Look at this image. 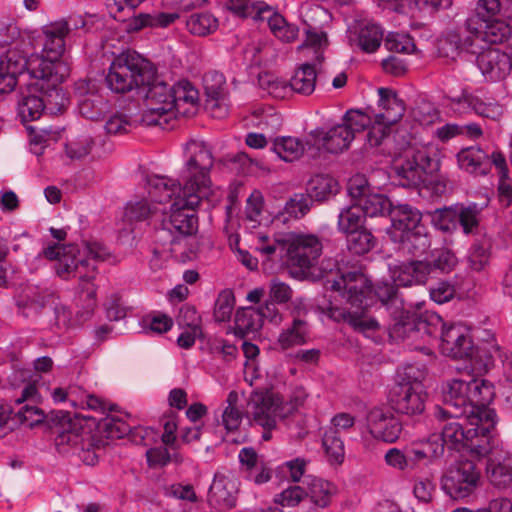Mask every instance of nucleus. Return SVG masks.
<instances>
[{
    "mask_svg": "<svg viewBox=\"0 0 512 512\" xmlns=\"http://www.w3.org/2000/svg\"><path fill=\"white\" fill-rule=\"evenodd\" d=\"M326 289L330 293L329 301L320 308L330 319L347 323L364 334L378 329V321L367 311L372 286L365 274L350 271L336 279H327Z\"/></svg>",
    "mask_w": 512,
    "mask_h": 512,
    "instance_id": "nucleus-1",
    "label": "nucleus"
},
{
    "mask_svg": "<svg viewBox=\"0 0 512 512\" xmlns=\"http://www.w3.org/2000/svg\"><path fill=\"white\" fill-rule=\"evenodd\" d=\"M42 255L55 261V272L60 278L79 279V298L83 302L84 314L90 315L96 307V262L108 258L107 248L98 242L54 244L46 247Z\"/></svg>",
    "mask_w": 512,
    "mask_h": 512,
    "instance_id": "nucleus-2",
    "label": "nucleus"
},
{
    "mask_svg": "<svg viewBox=\"0 0 512 512\" xmlns=\"http://www.w3.org/2000/svg\"><path fill=\"white\" fill-rule=\"evenodd\" d=\"M493 397L494 389L489 381L470 375L455 378L443 388L445 408L438 407L436 416L439 419L464 417L469 424L483 419L487 430L493 425L494 410L488 407Z\"/></svg>",
    "mask_w": 512,
    "mask_h": 512,
    "instance_id": "nucleus-3",
    "label": "nucleus"
},
{
    "mask_svg": "<svg viewBox=\"0 0 512 512\" xmlns=\"http://www.w3.org/2000/svg\"><path fill=\"white\" fill-rule=\"evenodd\" d=\"M149 194L153 201L160 204L169 203V209L163 208V231L178 232L191 235L197 229V218L194 210L204 201H213L211 195L190 190L189 186H181L175 180L153 175L148 177Z\"/></svg>",
    "mask_w": 512,
    "mask_h": 512,
    "instance_id": "nucleus-4",
    "label": "nucleus"
},
{
    "mask_svg": "<svg viewBox=\"0 0 512 512\" xmlns=\"http://www.w3.org/2000/svg\"><path fill=\"white\" fill-rule=\"evenodd\" d=\"M251 233L257 251L268 258L278 252L283 262L295 274H304L322 253V243L313 234L290 232L277 238H270L261 231Z\"/></svg>",
    "mask_w": 512,
    "mask_h": 512,
    "instance_id": "nucleus-5",
    "label": "nucleus"
},
{
    "mask_svg": "<svg viewBox=\"0 0 512 512\" xmlns=\"http://www.w3.org/2000/svg\"><path fill=\"white\" fill-rule=\"evenodd\" d=\"M27 71L35 81L50 82L57 86L69 75L66 63L49 62L43 56L24 57L16 50L0 55V94L13 91L17 76Z\"/></svg>",
    "mask_w": 512,
    "mask_h": 512,
    "instance_id": "nucleus-6",
    "label": "nucleus"
},
{
    "mask_svg": "<svg viewBox=\"0 0 512 512\" xmlns=\"http://www.w3.org/2000/svg\"><path fill=\"white\" fill-rule=\"evenodd\" d=\"M428 324L441 326V352L454 359H472L476 353L470 329L461 324L447 325L437 314H432L428 319H420L416 325L412 323L397 324L392 330L393 337L415 338L420 331L431 333Z\"/></svg>",
    "mask_w": 512,
    "mask_h": 512,
    "instance_id": "nucleus-7",
    "label": "nucleus"
},
{
    "mask_svg": "<svg viewBox=\"0 0 512 512\" xmlns=\"http://www.w3.org/2000/svg\"><path fill=\"white\" fill-rule=\"evenodd\" d=\"M153 78V66L134 51L123 52L110 65L106 75L107 87L119 94L144 87Z\"/></svg>",
    "mask_w": 512,
    "mask_h": 512,
    "instance_id": "nucleus-8",
    "label": "nucleus"
},
{
    "mask_svg": "<svg viewBox=\"0 0 512 512\" xmlns=\"http://www.w3.org/2000/svg\"><path fill=\"white\" fill-rule=\"evenodd\" d=\"M55 444L60 453L72 450L86 465L93 466L98 462L105 442L84 428L79 419H70L59 427Z\"/></svg>",
    "mask_w": 512,
    "mask_h": 512,
    "instance_id": "nucleus-9",
    "label": "nucleus"
},
{
    "mask_svg": "<svg viewBox=\"0 0 512 512\" xmlns=\"http://www.w3.org/2000/svg\"><path fill=\"white\" fill-rule=\"evenodd\" d=\"M185 164L181 179L190 190L213 196L210 171L214 164L211 149L205 142L191 139L184 145Z\"/></svg>",
    "mask_w": 512,
    "mask_h": 512,
    "instance_id": "nucleus-10",
    "label": "nucleus"
},
{
    "mask_svg": "<svg viewBox=\"0 0 512 512\" xmlns=\"http://www.w3.org/2000/svg\"><path fill=\"white\" fill-rule=\"evenodd\" d=\"M405 161L395 166L404 186H418L440 168L441 151L433 143L415 144L405 152Z\"/></svg>",
    "mask_w": 512,
    "mask_h": 512,
    "instance_id": "nucleus-11",
    "label": "nucleus"
},
{
    "mask_svg": "<svg viewBox=\"0 0 512 512\" xmlns=\"http://www.w3.org/2000/svg\"><path fill=\"white\" fill-rule=\"evenodd\" d=\"M67 103L62 90L51 86L50 82L35 81L29 84L26 92H22L17 110L23 122L34 121L40 118L47 107L51 112L61 111Z\"/></svg>",
    "mask_w": 512,
    "mask_h": 512,
    "instance_id": "nucleus-12",
    "label": "nucleus"
},
{
    "mask_svg": "<svg viewBox=\"0 0 512 512\" xmlns=\"http://www.w3.org/2000/svg\"><path fill=\"white\" fill-rule=\"evenodd\" d=\"M422 378L423 372L413 367L406 368L402 381L394 387L390 397L396 412L413 416L424 411L427 393Z\"/></svg>",
    "mask_w": 512,
    "mask_h": 512,
    "instance_id": "nucleus-13",
    "label": "nucleus"
},
{
    "mask_svg": "<svg viewBox=\"0 0 512 512\" xmlns=\"http://www.w3.org/2000/svg\"><path fill=\"white\" fill-rule=\"evenodd\" d=\"M141 89L144 90L146 101V109L143 111L141 122L146 126L164 127L172 119L171 97L173 95L171 88L156 77L153 68V78Z\"/></svg>",
    "mask_w": 512,
    "mask_h": 512,
    "instance_id": "nucleus-14",
    "label": "nucleus"
},
{
    "mask_svg": "<svg viewBox=\"0 0 512 512\" xmlns=\"http://www.w3.org/2000/svg\"><path fill=\"white\" fill-rule=\"evenodd\" d=\"M371 122V116L360 110L347 111L339 123L322 134L324 149L333 154L347 150L357 133L363 132Z\"/></svg>",
    "mask_w": 512,
    "mask_h": 512,
    "instance_id": "nucleus-15",
    "label": "nucleus"
},
{
    "mask_svg": "<svg viewBox=\"0 0 512 512\" xmlns=\"http://www.w3.org/2000/svg\"><path fill=\"white\" fill-rule=\"evenodd\" d=\"M301 17L306 38L299 49L307 53L312 51L316 60L322 62L324 49L328 46L327 28L331 15L323 7L312 5L302 11Z\"/></svg>",
    "mask_w": 512,
    "mask_h": 512,
    "instance_id": "nucleus-16",
    "label": "nucleus"
},
{
    "mask_svg": "<svg viewBox=\"0 0 512 512\" xmlns=\"http://www.w3.org/2000/svg\"><path fill=\"white\" fill-rule=\"evenodd\" d=\"M480 471L472 461L465 460L452 465L442 477V489L455 500L472 495L480 483Z\"/></svg>",
    "mask_w": 512,
    "mask_h": 512,
    "instance_id": "nucleus-17",
    "label": "nucleus"
},
{
    "mask_svg": "<svg viewBox=\"0 0 512 512\" xmlns=\"http://www.w3.org/2000/svg\"><path fill=\"white\" fill-rule=\"evenodd\" d=\"M282 399L273 393L254 392L251 394L247 413L254 424L263 429L272 430L276 427L277 418L280 416Z\"/></svg>",
    "mask_w": 512,
    "mask_h": 512,
    "instance_id": "nucleus-18",
    "label": "nucleus"
},
{
    "mask_svg": "<svg viewBox=\"0 0 512 512\" xmlns=\"http://www.w3.org/2000/svg\"><path fill=\"white\" fill-rule=\"evenodd\" d=\"M366 427L370 435L386 443L395 442L402 431L401 422L384 407H373L366 416Z\"/></svg>",
    "mask_w": 512,
    "mask_h": 512,
    "instance_id": "nucleus-19",
    "label": "nucleus"
},
{
    "mask_svg": "<svg viewBox=\"0 0 512 512\" xmlns=\"http://www.w3.org/2000/svg\"><path fill=\"white\" fill-rule=\"evenodd\" d=\"M390 273L396 286L409 287L425 284L432 274V266L426 260H412L391 267Z\"/></svg>",
    "mask_w": 512,
    "mask_h": 512,
    "instance_id": "nucleus-20",
    "label": "nucleus"
},
{
    "mask_svg": "<svg viewBox=\"0 0 512 512\" xmlns=\"http://www.w3.org/2000/svg\"><path fill=\"white\" fill-rule=\"evenodd\" d=\"M70 32L67 21L60 20L46 25L43 28L44 43L43 57L49 62L64 63L60 57L65 50V38Z\"/></svg>",
    "mask_w": 512,
    "mask_h": 512,
    "instance_id": "nucleus-21",
    "label": "nucleus"
},
{
    "mask_svg": "<svg viewBox=\"0 0 512 512\" xmlns=\"http://www.w3.org/2000/svg\"><path fill=\"white\" fill-rule=\"evenodd\" d=\"M383 29L368 20L357 22L349 30V43L365 53H374L383 41Z\"/></svg>",
    "mask_w": 512,
    "mask_h": 512,
    "instance_id": "nucleus-22",
    "label": "nucleus"
},
{
    "mask_svg": "<svg viewBox=\"0 0 512 512\" xmlns=\"http://www.w3.org/2000/svg\"><path fill=\"white\" fill-rule=\"evenodd\" d=\"M256 14L253 18L267 21L270 31L275 37L284 42L294 41L298 36V28L286 22L284 17L273 11V8L265 2L255 4Z\"/></svg>",
    "mask_w": 512,
    "mask_h": 512,
    "instance_id": "nucleus-23",
    "label": "nucleus"
},
{
    "mask_svg": "<svg viewBox=\"0 0 512 512\" xmlns=\"http://www.w3.org/2000/svg\"><path fill=\"white\" fill-rule=\"evenodd\" d=\"M477 65L490 81L504 79L511 71L510 56L498 49H488L477 57Z\"/></svg>",
    "mask_w": 512,
    "mask_h": 512,
    "instance_id": "nucleus-24",
    "label": "nucleus"
},
{
    "mask_svg": "<svg viewBox=\"0 0 512 512\" xmlns=\"http://www.w3.org/2000/svg\"><path fill=\"white\" fill-rule=\"evenodd\" d=\"M238 485L235 479L216 474L210 486L208 502L218 509H230L236 504Z\"/></svg>",
    "mask_w": 512,
    "mask_h": 512,
    "instance_id": "nucleus-25",
    "label": "nucleus"
},
{
    "mask_svg": "<svg viewBox=\"0 0 512 512\" xmlns=\"http://www.w3.org/2000/svg\"><path fill=\"white\" fill-rule=\"evenodd\" d=\"M39 401L40 394L34 384L26 385L21 392V396L15 399L17 404L27 402L16 414L19 421L27 427L32 428L44 421L43 411L34 405Z\"/></svg>",
    "mask_w": 512,
    "mask_h": 512,
    "instance_id": "nucleus-26",
    "label": "nucleus"
},
{
    "mask_svg": "<svg viewBox=\"0 0 512 512\" xmlns=\"http://www.w3.org/2000/svg\"><path fill=\"white\" fill-rule=\"evenodd\" d=\"M379 112L374 116L377 121L383 122L391 127L403 117L405 113V104L398 98L396 93L387 88H379Z\"/></svg>",
    "mask_w": 512,
    "mask_h": 512,
    "instance_id": "nucleus-27",
    "label": "nucleus"
},
{
    "mask_svg": "<svg viewBox=\"0 0 512 512\" xmlns=\"http://www.w3.org/2000/svg\"><path fill=\"white\" fill-rule=\"evenodd\" d=\"M487 474L493 485L508 487L512 483V454L503 450L493 453L488 459Z\"/></svg>",
    "mask_w": 512,
    "mask_h": 512,
    "instance_id": "nucleus-28",
    "label": "nucleus"
},
{
    "mask_svg": "<svg viewBox=\"0 0 512 512\" xmlns=\"http://www.w3.org/2000/svg\"><path fill=\"white\" fill-rule=\"evenodd\" d=\"M460 169L474 175H487L490 172L491 154H487L479 147L464 148L457 154Z\"/></svg>",
    "mask_w": 512,
    "mask_h": 512,
    "instance_id": "nucleus-29",
    "label": "nucleus"
},
{
    "mask_svg": "<svg viewBox=\"0 0 512 512\" xmlns=\"http://www.w3.org/2000/svg\"><path fill=\"white\" fill-rule=\"evenodd\" d=\"M204 89L208 97V105L211 108H217L220 110L219 114H215L217 117H222L226 114V81L222 73L217 71H211L205 74L203 78Z\"/></svg>",
    "mask_w": 512,
    "mask_h": 512,
    "instance_id": "nucleus-30",
    "label": "nucleus"
},
{
    "mask_svg": "<svg viewBox=\"0 0 512 512\" xmlns=\"http://www.w3.org/2000/svg\"><path fill=\"white\" fill-rule=\"evenodd\" d=\"M451 105L459 113L474 112L487 118H496L501 114V108L498 104L486 103L474 94H463L461 97L451 98Z\"/></svg>",
    "mask_w": 512,
    "mask_h": 512,
    "instance_id": "nucleus-31",
    "label": "nucleus"
},
{
    "mask_svg": "<svg viewBox=\"0 0 512 512\" xmlns=\"http://www.w3.org/2000/svg\"><path fill=\"white\" fill-rule=\"evenodd\" d=\"M173 103L172 118L187 116L194 112L198 101V91L188 82L180 81L171 88Z\"/></svg>",
    "mask_w": 512,
    "mask_h": 512,
    "instance_id": "nucleus-32",
    "label": "nucleus"
},
{
    "mask_svg": "<svg viewBox=\"0 0 512 512\" xmlns=\"http://www.w3.org/2000/svg\"><path fill=\"white\" fill-rule=\"evenodd\" d=\"M390 214L393 236L403 235L413 230L425 228L421 223L420 212L407 204H401L391 208Z\"/></svg>",
    "mask_w": 512,
    "mask_h": 512,
    "instance_id": "nucleus-33",
    "label": "nucleus"
},
{
    "mask_svg": "<svg viewBox=\"0 0 512 512\" xmlns=\"http://www.w3.org/2000/svg\"><path fill=\"white\" fill-rule=\"evenodd\" d=\"M457 418L447 422L442 427L441 437L444 443L451 448H458L459 446L467 447V442L471 441L473 436H477L478 428L469 426L464 418L465 424L460 423Z\"/></svg>",
    "mask_w": 512,
    "mask_h": 512,
    "instance_id": "nucleus-34",
    "label": "nucleus"
},
{
    "mask_svg": "<svg viewBox=\"0 0 512 512\" xmlns=\"http://www.w3.org/2000/svg\"><path fill=\"white\" fill-rule=\"evenodd\" d=\"M497 423L496 413L494 412L493 417V425L489 427L487 430H484V420L477 424H469V426H473V428H478L477 436H473L471 441L467 442V448H469L472 452H474L479 457H484L493 453H499L497 448L495 447L494 439L492 436V431L495 428Z\"/></svg>",
    "mask_w": 512,
    "mask_h": 512,
    "instance_id": "nucleus-35",
    "label": "nucleus"
},
{
    "mask_svg": "<svg viewBox=\"0 0 512 512\" xmlns=\"http://www.w3.org/2000/svg\"><path fill=\"white\" fill-rule=\"evenodd\" d=\"M321 63L316 60V55H314L312 62L302 64L289 82L290 92L294 91L302 95L312 94L316 86L315 66Z\"/></svg>",
    "mask_w": 512,
    "mask_h": 512,
    "instance_id": "nucleus-36",
    "label": "nucleus"
},
{
    "mask_svg": "<svg viewBox=\"0 0 512 512\" xmlns=\"http://www.w3.org/2000/svg\"><path fill=\"white\" fill-rule=\"evenodd\" d=\"M308 334L307 322L302 318L295 317L292 324L280 332L277 343L282 350H287L294 346L305 344Z\"/></svg>",
    "mask_w": 512,
    "mask_h": 512,
    "instance_id": "nucleus-37",
    "label": "nucleus"
},
{
    "mask_svg": "<svg viewBox=\"0 0 512 512\" xmlns=\"http://www.w3.org/2000/svg\"><path fill=\"white\" fill-rule=\"evenodd\" d=\"M307 483V496L311 501L320 508H325L330 504L331 498L335 493V487L330 482L321 478L308 476Z\"/></svg>",
    "mask_w": 512,
    "mask_h": 512,
    "instance_id": "nucleus-38",
    "label": "nucleus"
},
{
    "mask_svg": "<svg viewBox=\"0 0 512 512\" xmlns=\"http://www.w3.org/2000/svg\"><path fill=\"white\" fill-rule=\"evenodd\" d=\"M491 162L499 176L498 192L501 201L509 205L512 201V179L508 175L509 169L506 159L500 151H493L491 153Z\"/></svg>",
    "mask_w": 512,
    "mask_h": 512,
    "instance_id": "nucleus-39",
    "label": "nucleus"
},
{
    "mask_svg": "<svg viewBox=\"0 0 512 512\" xmlns=\"http://www.w3.org/2000/svg\"><path fill=\"white\" fill-rule=\"evenodd\" d=\"M512 33V24L500 20L484 22L476 36L489 44H501L507 41Z\"/></svg>",
    "mask_w": 512,
    "mask_h": 512,
    "instance_id": "nucleus-40",
    "label": "nucleus"
},
{
    "mask_svg": "<svg viewBox=\"0 0 512 512\" xmlns=\"http://www.w3.org/2000/svg\"><path fill=\"white\" fill-rule=\"evenodd\" d=\"M306 189L311 199L322 201L337 193L338 183L329 175L318 174L308 181Z\"/></svg>",
    "mask_w": 512,
    "mask_h": 512,
    "instance_id": "nucleus-41",
    "label": "nucleus"
},
{
    "mask_svg": "<svg viewBox=\"0 0 512 512\" xmlns=\"http://www.w3.org/2000/svg\"><path fill=\"white\" fill-rule=\"evenodd\" d=\"M393 238L401 242L403 249L414 255L425 253L431 245L426 228L413 230L403 235H395Z\"/></svg>",
    "mask_w": 512,
    "mask_h": 512,
    "instance_id": "nucleus-42",
    "label": "nucleus"
},
{
    "mask_svg": "<svg viewBox=\"0 0 512 512\" xmlns=\"http://www.w3.org/2000/svg\"><path fill=\"white\" fill-rule=\"evenodd\" d=\"M358 207H361V212L364 217H375L384 215L386 212L390 213L392 208L390 200L379 193H368L360 198L359 202H354Z\"/></svg>",
    "mask_w": 512,
    "mask_h": 512,
    "instance_id": "nucleus-43",
    "label": "nucleus"
},
{
    "mask_svg": "<svg viewBox=\"0 0 512 512\" xmlns=\"http://www.w3.org/2000/svg\"><path fill=\"white\" fill-rule=\"evenodd\" d=\"M186 27L193 35L206 36L217 30L218 20L208 12L193 13L186 20Z\"/></svg>",
    "mask_w": 512,
    "mask_h": 512,
    "instance_id": "nucleus-44",
    "label": "nucleus"
},
{
    "mask_svg": "<svg viewBox=\"0 0 512 512\" xmlns=\"http://www.w3.org/2000/svg\"><path fill=\"white\" fill-rule=\"evenodd\" d=\"M364 215L355 203L343 208L338 215L337 227L341 233L349 234L363 228Z\"/></svg>",
    "mask_w": 512,
    "mask_h": 512,
    "instance_id": "nucleus-45",
    "label": "nucleus"
},
{
    "mask_svg": "<svg viewBox=\"0 0 512 512\" xmlns=\"http://www.w3.org/2000/svg\"><path fill=\"white\" fill-rule=\"evenodd\" d=\"M273 150L282 160L292 162L302 156L305 145L298 138L288 136L276 139Z\"/></svg>",
    "mask_w": 512,
    "mask_h": 512,
    "instance_id": "nucleus-46",
    "label": "nucleus"
},
{
    "mask_svg": "<svg viewBox=\"0 0 512 512\" xmlns=\"http://www.w3.org/2000/svg\"><path fill=\"white\" fill-rule=\"evenodd\" d=\"M432 225L443 232L450 233L457 229V208L456 206L436 209L429 213Z\"/></svg>",
    "mask_w": 512,
    "mask_h": 512,
    "instance_id": "nucleus-47",
    "label": "nucleus"
},
{
    "mask_svg": "<svg viewBox=\"0 0 512 512\" xmlns=\"http://www.w3.org/2000/svg\"><path fill=\"white\" fill-rule=\"evenodd\" d=\"M263 197L259 191H254L247 199L242 222L246 229H255L261 223Z\"/></svg>",
    "mask_w": 512,
    "mask_h": 512,
    "instance_id": "nucleus-48",
    "label": "nucleus"
},
{
    "mask_svg": "<svg viewBox=\"0 0 512 512\" xmlns=\"http://www.w3.org/2000/svg\"><path fill=\"white\" fill-rule=\"evenodd\" d=\"M155 211L156 207H152L146 199L130 201L125 207L123 221L129 225L146 221Z\"/></svg>",
    "mask_w": 512,
    "mask_h": 512,
    "instance_id": "nucleus-49",
    "label": "nucleus"
},
{
    "mask_svg": "<svg viewBox=\"0 0 512 512\" xmlns=\"http://www.w3.org/2000/svg\"><path fill=\"white\" fill-rule=\"evenodd\" d=\"M86 393L78 385H68L53 389L51 397L56 403H68L71 407L80 408V406H83V399Z\"/></svg>",
    "mask_w": 512,
    "mask_h": 512,
    "instance_id": "nucleus-50",
    "label": "nucleus"
},
{
    "mask_svg": "<svg viewBox=\"0 0 512 512\" xmlns=\"http://www.w3.org/2000/svg\"><path fill=\"white\" fill-rule=\"evenodd\" d=\"M457 221L465 234H472L478 228L480 222L481 208L477 204L472 203L467 206L456 205Z\"/></svg>",
    "mask_w": 512,
    "mask_h": 512,
    "instance_id": "nucleus-51",
    "label": "nucleus"
},
{
    "mask_svg": "<svg viewBox=\"0 0 512 512\" xmlns=\"http://www.w3.org/2000/svg\"><path fill=\"white\" fill-rule=\"evenodd\" d=\"M239 395L236 391L229 392L226 407L222 412V424L227 431H235L242 422V413L237 408Z\"/></svg>",
    "mask_w": 512,
    "mask_h": 512,
    "instance_id": "nucleus-52",
    "label": "nucleus"
},
{
    "mask_svg": "<svg viewBox=\"0 0 512 512\" xmlns=\"http://www.w3.org/2000/svg\"><path fill=\"white\" fill-rule=\"evenodd\" d=\"M98 432L107 439H120L130 432V426L119 418L106 416L99 421Z\"/></svg>",
    "mask_w": 512,
    "mask_h": 512,
    "instance_id": "nucleus-53",
    "label": "nucleus"
},
{
    "mask_svg": "<svg viewBox=\"0 0 512 512\" xmlns=\"http://www.w3.org/2000/svg\"><path fill=\"white\" fill-rule=\"evenodd\" d=\"M236 329L242 334L254 333L262 326L259 313L254 308H243L235 315Z\"/></svg>",
    "mask_w": 512,
    "mask_h": 512,
    "instance_id": "nucleus-54",
    "label": "nucleus"
},
{
    "mask_svg": "<svg viewBox=\"0 0 512 512\" xmlns=\"http://www.w3.org/2000/svg\"><path fill=\"white\" fill-rule=\"evenodd\" d=\"M259 86L274 98H285L290 93L289 83L270 73L260 74Z\"/></svg>",
    "mask_w": 512,
    "mask_h": 512,
    "instance_id": "nucleus-55",
    "label": "nucleus"
},
{
    "mask_svg": "<svg viewBox=\"0 0 512 512\" xmlns=\"http://www.w3.org/2000/svg\"><path fill=\"white\" fill-rule=\"evenodd\" d=\"M307 497L306 490L299 485H290L273 498L274 504L282 508L298 506Z\"/></svg>",
    "mask_w": 512,
    "mask_h": 512,
    "instance_id": "nucleus-56",
    "label": "nucleus"
},
{
    "mask_svg": "<svg viewBox=\"0 0 512 512\" xmlns=\"http://www.w3.org/2000/svg\"><path fill=\"white\" fill-rule=\"evenodd\" d=\"M347 236L348 248L355 254L367 253L374 247V237L364 228L351 232Z\"/></svg>",
    "mask_w": 512,
    "mask_h": 512,
    "instance_id": "nucleus-57",
    "label": "nucleus"
},
{
    "mask_svg": "<svg viewBox=\"0 0 512 512\" xmlns=\"http://www.w3.org/2000/svg\"><path fill=\"white\" fill-rule=\"evenodd\" d=\"M471 45L468 39L462 41L456 32H449L445 37L441 38L438 43L439 52L442 56L455 59L459 52Z\"/></svg>",
    "mask_w": 512,
    "mask_h": 512,
    "instance_id": "nucleus-58",
    "label": "nucleus"
},
{
    "mask_svg": "<svg viewBox=\"0 0 512 512\" xmlns=\"http://www.w3.org/2000/svg\"><path fill=\"white\" fill-rule=\"evenodd\" d=\"M235 305L234 294L230 290L219 293L214 307V317L218 322H226L231 316Z\"/></svg>",
    "mask_w": 512,
    "mask_h": 512,
    "instance_id": "nucleus-59",
    "label": "nucleus"
},
{
    "mask_svg": "<svg viewBox=\"0 0 512 512\" xmlns=\"http://www.w3.org/2000/svg\"><path fill=\"white\" fill-rule=\"evenodd\" d=\"M385 47L392 52L409 54L415 50L413 39L407 34L390 33L385 39Z\"/></svg>",
    "mask_w": 512,
    "mask_h": 512,
    "instance_id": "nucleus-60",
    "label": "nucleus"
},
{
    "mask_svg": "<svg viewBox=\"0 0 512 512\" xmlns=\"http://www.w3.org/2000/svg\"><path fill=\"white\" fill-rule=\"evenodd\" d=\"M51 297L52 293L48 290H40L38 287H29L24 291L19 300V305L31 306L37 309L43 307Z\"/></svg>",
    "mask_w": 512,
    "mask_h": 512,
    "instance_id": "nucleus-61",
    "label": "nucleus"
},
{
    "mask_svg": "<svg viewBox=\"0 0 512 512\" xmlns=\"http://www.w3.org/2000/svg\"><path fill=\"white\" fill-rule=\"evenodd\" d=\"M134 123L126 114L115 113L106 121L105 130L109 134H125L131 131Z\"/></svg>",
    "mask_w": 512,
    "mask_h": 512,
    "instance_id": "nucleus-62",
    "label": "nucleus"
},
{
    "mask_svg": "<svg viewBox=\"0 0 512 512\" xmlns=\"http://www.w3.org/2000/svg\"><path fill=\"white\" fill-rule=\"evenodd\" d=\"M369 129L367 133V143L370 147H377L382 144L385 138L388 136L390 127L386 126L383 122L377 121L376 117H371V122L366 129Z\"/></svg>",
    "mask_w": 512,
    "mask_h": 512,
    "instance_id": "nucleus-63",
    "label": "nucleus"
},
{
    "mask_svg": "<svg viewBox=\"0 0 512 512\" xmlns=\"http://www.w3.org/2000/svg\"><path fill=\"white\" fill-rule=\"evenodd\" d=\"M323 446L329 460L333 463H341L344 457V445L336 435L325 434Z\"/></svg>",
    "mask_w": 512,
    "mask_h": 512,
    "instance_id": "nucleus-64",
    "label": "nucleus"
}]
</instances>
